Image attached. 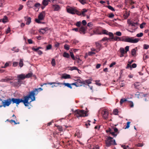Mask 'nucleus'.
Wrapping results in <instances>:
<instances>
[{
    "mask_svg": "<svg viewBox=\"0 0 149 149\" xmlns=\"http://www.w3.org/2000/svg\"><path fill=\"white\" fill-rule=\"evenodd\" d=\"M96 48L97 49V52H98L101 49V47L102 45L101 44L99 43L98 42H95Z\"/></svg>",
    "mask_w": 149,
    "mask_h": 149,
    "instance_id": "12",
    "label": "nucleus"
},
{
    "mask_svg": "<svg viewBox=\"0 0 149 149\" xmlns=\"http://www.w3.org/2000/svg\"><path fill=\"white\" fill-rule=\"evenodd\" d=\"M10 122L11 123H12V122H13V123H14L15 125L17 124H19V122L17 123L15 121V120H10Z\"/></svg>",
    "mask_w": 149,
    "mask_h": 149,
    "instance_id": "61",
    "label": "nucleus"
},
{
    "mask_svg": "<svg viewBox=\"0 0 149 149\" xmlns=\"http://www.w3.org/2000/svg\"><path fill=\"white\" fill-rule=\"evenodd\" d=\"M143 35V33H140L136 34V36L138 37H142Z\"/></svg>",
    "mask_w": 149,
    "mask_h": 149,
    "instance_id": "50",
    "label": "nucleus"
},
{
    "mask_svg": "<svg viewBox=\"0 0 149 149\" xmlns=\"http://www.w3.org/2000/svg\"><path fill=\"white\" fill-rule=\"evenodd\" d=\"M63 77L65 79H69L70 78V76L69 74H66L63 76Z\"/></svg>",
    "mask_w": 149,
    "mask_h": 149,
    "instance_id": "29",
    "label": "nucleus"
},
{
    "mask_svg": "<svg viewBox=\"0 0 149 149\" xmlns=\"http://www.w3.org/2000/svg\"><path fill=\"white\" fill-rule=\"evenodd\" d=\"M52 47V46L51 45H49L46 47V49L49 50L51 49Z\"/></svg>",
    "mask_w": 149,
    "mask_h": 149,
    "instance_id": "56",
    "label": "nucleus"
},
{
    "mask_svg": "<svg viewBox=\"0 0 149 149\" xmlns=\"http://www.w3.org/2000/svg\"><path fill=\"white\" fill-rule=\"evenodd\" d=\"M51 64L53 66H54L56 65L55 61V59L53 58L52 59Z\"/></svg>",
    "mask_w": 149,
    "mask_h": 149,
    "instance_id": "37",
    "label": "nucleus"
},
{
    "mask_svg": "<svg viewBox=\"0 0 149 149\" xmlns=\"http://www.w3.org/2000/svg\"><path fill=\"white\" fill-rule=\"evenodd\" d=\"M4 99H0V107H3Z\"/></svg>",
    "mask_w": 149,
    "mask_h": 149,
    "instance_id": "34",
    "label": "nucleus"
},
{
    "mask_svg": "<svg viewBox=\"0 0 149 149\" xmlns=\"http://www.w3.org/2000/svg\"><path fill=\"white\" fill-rule=\"evenodd\" d=\"M121 147L123 149H129V147L128 146H125V145H122L121 146Z\"/></svg>",
    "mask_w": 149,
    "mask_h": 149,
    "instance_id": "54",
    "label": "nucleus"
},
{
    "mask_svg": "<svg viewBox=\"0 0 149 149\" xmlns=\"http://www.w3.org/2000/svg\"><path fill=\"white\" fill-rule=\"evenodd\" d=\"M114 34L118 36H120L122 35V33L120 31H117L114 33Z\"/></svg>",
    "mask_w": 149,
    "mask_h": 149,
    "instance_id": "38",
    "label": "nucleus"
},
{
    "mask_svg": "<svg viewBox=\"0 0 149 149\" xmlns=\"http://www.w3.org/2000/svg\"><path fill=\"white\" fill-rule=\"evenodd\" d=\"M113 130L114 132L116 133L117 134L119 133V132L118 131V129L116 127H113Z\"/></svg>",
    "mask_w": 149,
    "mask_h": 149,
    "instance_id": "42",
    "label": "nucleus"
},
{
    "mask_svg": "<svg viewBox=\"0 0 149 149\" xmlns=\"http://www.w3.org/2000/svg\"><path fill=\"white\" fill-rule=\"evenodd\" d=\"M130 122H128L127 123V125L125 128V129L128 128L130 127Z\"/></svg>",
    "mask_w": 149,
    "mask_h": 149,
    "instance_id": "59",
    "label": "nucleus"
},
{
    "mask_svg": "<svg viewBox=\"0 0 149 149\" xmlns=\"http://www.w3.org/2000/svg\"><path fill=\"white\" fill-rule=\"evenodd\" d=\"M19 65L20 67H22L23 65V59H20L19 63Z\"/></svg>",
    "mask_w": 149,
    "mask_h": 149,
    "instance_id": "31",
    "label": "nucleus"
},
{
    "mask_svg": "<svg viewBox=\"0 0 149 149\" xmlns=\"http://www.w3.org/2000/svg\"><path fill=\"white\" fill-rule=\"evenodd\" d=\"M8 21V17L6 16L4 17L2 19V22L5 23L7 22Z\"/></svg>",
    "mask_w": 149,
    "mask_h": 149,
    "instance_id": "24",
    "label": "nucleus"
},
{
    "mask_svg": "<svg viewBox=\"0 0 149 149\" xmlns=\"http://www.w3.org/2000/svg\"><path fill=\"white\" fill-rule=\"evenodd\" d=\"M81 24V22H77L76 24V25L78 27H79L80 26Z\"/></svg>",
    "mask_w": 149,
    "mask_h": 149,
    "instance_id": "57",
    "label": "nucleus"
},
{
    "mask_svg": "<svg viewBox=\"0 0 149 149\" xmlns=\"http://www.w3.org/2000/svg\"><path fill=\"white\" fill-rule=\"evenodd\" d=\"M106 7L112 11H115L114 9L111 6H107Z\"/></svg>",
    "mask_w": 149,
    "mask_h": 149,
    "instance_id": "27",
    "label": "nucleus"
},
{
    "mask_svg": "<svg viewBox=\"0 0 149 149\" xmlns=\"http://www.w3.org/2000/svg\"><path fill=\"white\" fill-rule=\"evenodd\" d=\"M113 131V130L111 129L110 128H109L107 130H106V132L107 133L109 132L110 133Z\"/></svg>",
    "mask_w": 149,
    "mask_h": 149,
    "instance_id": "58",
    "label": "nucleus"
},
{
    "mask_svg": "<svg viewBox=\"0 0 149 149\" xmlns=\"http://www.w3.org/2000/svg\"><path fill=\"white\" fill-rule=\"evenodd\" d=\"M114 137H116L117 135V134H116L114 132H113V131L110 133Z\"/></svg>",
    "mask_w": 149,
    "mask_h": 149,
    "instance_id": "52",
    "label": "nucleus"
},
{
    "mask_svg": "<svg viewBox=\"0 0 149 149\" xmlns=\"http://www.w3.org/2000/svg\"><path fill=\"white\" fill-rule=\"evenodd\" d=\"M17 78L20 80H24L25 79V74H18L17 75Z\"/></svg>",
    "mask_w": 149,
    "mask_h": 149,
    "instance_id": "17",
    "label": "nucleus"
},
{
    "mask_svg": "<svg viewBox=\"0 0 149 149\" xmlns=\"http://www.w3.org/2000/svg\"><path fill=\"white\" fill-rule=\"evenodd\" d=\"M23 84V81L22 80L17 79H15L14 80L13 84L15 86L19 87Z\"/></svg>",
    "mask_w": 149,
    "mask_h": 149,
    "instance_id": "8",
    "label": "nucleus"
},
{
    "mask_svg": "<svg viewBox=\"0 0 149 149\" xmlns=\"http://www.w3.org/2000/svg\"><path fill=\"white\" fill-rule=\"evenodd\" d=\"M128 24L129 25H131L133 26V28L135 30L138 28V24L137 22H134L132 21H130L128 22Z\"/></svg>",
    "mask_w": 149,
    "mask_h": 149,
    "instance_id": "9",
    "label": "nucleus"
},
{
    "mask_svg": "<svg viewBox=\"0 0 149 149\" xmlns=\"http://www.w3.org/2000/svg\"><path fill=\"white\" fill-rule=\"evenodd\" d=\"M128 103H129V105L131 107H134L133 102L132 101H128Z\"/></svg>",
    "mask_w": 149,
    "mask_h": 149,
    "instance_id": "45",
    "label": "nucleus"
},
{
    "mask_svg": "<svg viewBox=\"0 0 149 149\" xmlns=\"http://www.w3.org/2000/svg\"><path fill=\"white\" fill-rule=\"evenodd\" d=\"M139 41V38L134 39L133 37H130L128 36H123V41L132 43H136Z\"/></svg>",
    "mask_w": 149,
    "mask_h": 149,
    "instance_id": "3",
    "label": "nucleus"
},
{
    "mask_svg": "<svg viewBox=\"0 0 149 149\" xmlns=\"http://www.w3.org/2000/svg\"><path fill=\"white\" fill-rule=\"evenodd\" d=\"M64 49L67 50H69L70 49V47L69 45L66 44L64 45Z\"/></svg>",
    "mask_w": 149,
    "mask_h": 149,
    "instance_id": "41",
    "label": "nucleus"
},
{
    "mask_svg": "<svg viewBox=\"0 0 149 149\" xmlns=\"http://www.w3.org/2000/svg\"><path fill=\"white\" fill-rule=\"evenodd\" d=\"M32 73H28L26 75H25V78H29L32 76Z\"/></svg>",
    "mask_w": 149,
    "mask_h": 149,
    "instance_id": "25",
    "label": "nucleus"
},
{
    "mask_svg": "<svg viewBox=\"0 0 149 149\" xmlns=\"http://www.w3.org/2000/svg\"><path fill=\"white\" fill-rule=\"evenodd\" d=\"M75 82L72 83V85H74L76 87H80L82 86H85V85L87 84H89L92 83V79H90L85 80H83L82 79H74Z\"/></svg>",
    "mask_w": 149,
    "mask_h": 149,
    "instance_id": "2",
    "label": "nucleus"
},
{
    "mask_svg": "<svg viewBox=\"0 0 149 149\" xmlns=\"http://www.w3.org/2000/svg\"><path fill=\"white\" fill-rule=\"evenodd\" d=\"M127 101V100L125 98L122 99L120 100V104H122L123 102Z\"/></svg>",
    "mask_w": 149,
    "mask_h": 149,
    "instance_id": "33",
    "label": "nucleus"
},
{
    "mask_svg": "<svg viewBox=\"0 0 149 149\" xmlns=\"http://www.w3.org/2000/svg\"><path fill=\"white\" fill-rule=\"evenodd\" d=\"M42 48V47H39L36 48H35L34 47L32 48V50L36 52H37V51L39 50L40 49H41Z\"/></svg>",
    "mask_w": 149,
    "mask_h": 149,
    "instance_id": "23",
    "label": "nucleus"
},
{
    "mask_svg": "<svg viewBox=\"0 0 149 149\" xmlns=\"http://www.w3.org/2000/svg\"><path fill=\"white\" fill-rule=\"evenodd\" d=\"M49 0H43L42 1V4L44 6H46L48 4L49 1Z\"/></svg>",
    "mask_w": 149,
    "mask_h": 149,
    "instance_id": "21",
    "label": "nucleus"
},
{
    "mask_svg": "<svg viewBox=\"0 0 149 149\" xmlns=\"http://www.w3.org/2000/svg\"><path fill=\"white\" fill-rule=\"evenodd\" d=\"M148 58V57L146 54H144L143 56V59L145 60L147 59Z\"/></svg>",
    "mask_w": 149,
    "mask_h": 149,
    "instance_id": "49",
    "label": "nucleus"
},
{
    "mask_svg": "<svg viewBox=\"0 0 149 149\" xmlns=\"http://www.w3.org/2000/svg\"><path fill=\"white\" fill-rule=\"evenodd\" d=\"M110 40V38H108L106 37H104V38H103L102 39V40H100V41H107V40Z\"/></svg>",
    "mask_w": 149,
    "mask_h": 149,
    "instance_id": "51",
    "label": "nucleus"
},
{
    "mask_svg": "<svg viewBox=\"0 0 149 149\" xmlns=\"http://www.w3.org/2000/svg\"><path fill=\"white\" fill-rule=\"evenodd\" d=\"M63 56L65 57L69 58L70 57V55L68 53L65 52L63 53Z\"/></svg>",
    "mask_w": 149,
    "mask_h": 149,
    "instance_id": "28",
    "label": "nucleus"
},
{
    "mask_svg": "<svg viewBox=\"0 0 149 149\" xmlns=\"http://www.w3.org/2000/svg\"><path fill=\"white\" fill-rule=\"evenodd\" d=\"M52 6L54 11H59L61 9L60 6L57 4L52 5Z\"/></svg>",
    "mask_w": 149,
    "mask_h": 149,
    "instance_id": "14",
    "label": "nucleus"
},
{
    "mask_svg": "<svg viewBox=\"0 0 149 149\" xmlns=\"http://www.w3.org/2000/svg\"><path fill=\"white\" fill-rule=\"evenodd\" d=\"M100 81V80H96L95 81V84L96 85H98V86H100L101 85V83H100L99 82Z\"/></svg>",
    "mask_w": 149,
    "mask_h": 149,
    "instance_id": "55",
    "label": "nucleus"
},
{
    "mask_svg": "<svg viewBox=\"0 0 149 149\" xmlns=\"http://www.w3.org/2000/svg\"><path fill=\"white\" fill-rule=\"evenodd\" d=\"M67 10L68 12L70 14H75L76 9L74 8L69 7L68 8H67Z\"/></svg>",
    "mask_w": 149,
    "mask_h": 149,
    "instance_id": "10",
    "label": "nucleus"
},
{
    "mask_svg": "<svg viewBox=\"0 0 149 149\" xmlns=\"http://www.w3.org/2000/svg\"><path fill=\"white\" fill-rule=\"evenodd\" d=\"M79 42V41L75 39H74L71 40V42L74 45H76V44L78 43Z\"/></svg>",
    "mask_w": 149,
    "mask_h": 149,
    "instance_id": "26",
    "label": "nucleus"
},
{
    "mask_svg": "<svg viewBox=\"0 0 149 149\" xmlns=\"http://www.w3.org/2000/svg\"><path fill=\"white\" fill-rule=\"evenodd\" d=\"M106 146L109 147L112 145H116L117 144L115 140L113 139V138L111 136H108L105 140Z\"/></svg>",
    "mask_w": 149,
    "mask_h": 149,
    "instance_id": "5",
    "label": "nucleus"
},
{
    "mask_svg": "<svg viewBox=\"0 0 149 149\" xmlns=\"http://www.w3.org/2000/svg\"><path fill=\"white\" fill-rule=\"evenodd\" d=\"M82 23L84 26H85L87 24L85 20H83L82 22Z\"/></svg>",
    "mask_w": 149,
    "mask_h": 149,
    "instance_id": "64",
    "label": "nucleus"
},
{
    "mask_svg": "<svg viewBox=\"0 0 149 149\" xmlns=\"http://www.w3.org/2000/svg\"><path fill=\"white\" fill-rule=\"evenodd\" d=\"M86 31V28L83 26H81L79 29V31L81 34H84Z\"/></svg>",
    "mask_w": 149,
    "mask_h": 149,
    "instance_id": "13",
    "label": "nucleus"
},
{
    "mask_svg": "<svg viewBox=\"0 0 149 149\" xmlns=\"http://www.w3.org/2000/svg\"><path fill=\"white\" fill-rule=\"evenodd\" d=\"M47 29V27H46L43 29H40L39 31L40 33L43 34L45 33Z\"/></svg>",
    "mask_w": 149,
    "mask_h": 149,
    "instance_id": "19",
    "label": "nucleus"
},
{
    "mask_svg": "<svg viewBox=\"0 0 149 149\" xmlns=\"http://www.w3.org/2000/svg\"><path fill=\"white\" fill-rule=\"evenodd\" d=\"M75 13H76V14L79 15H81V12H80L78 11V10H77L76 9L75 10Z\"/></svg>",
    "mask_w": 149,
    "mask_h": 149,
    "instance_id": "62",
    "label": "nucleus"
},
{
    "mask_svg": "<svg viewBox=\"0 0 149 149\" xmlns=\"http://www.w3.org/2000/svg\"><path fill=\"white\" fill-rule=\"evenodd\" d=\"M87 11V10L86 9H83L81 11V15L84 16L85 15V13Z\"/></svg>",
    "mask_w": 149,
    "mask_h": 149,
    "instance_id": "36",
    "label": "nucleus"
},
{
    "mask_svg": "<svg viewBox=\"0 0 149 149\" xmlns=\"http://www.w3.org/2000/svg\"><path fill=\"white\" fill-rule=\"evenodd\" d=\"M109 37H111L110 38V41H111V40L113 39V38L114 36V35L113 33L111 32H109L108 33V34Z\"/></svg>",
    "mask_w": 149,
    "mask_h": 149,
    "instance_id": "22",
    "label": "nucleus"
},
{
    "mask_svg": "<svg viewBox=\"0 0 149 149\" xmlns=\"http://www.w3.org/2000/svg\"><path fill=\"white\" fill-rule=\"evenodd\" d=\"M149 47V46L146 44H144L143 45V48L145 49H147Z\"/></svg>",
    "mask_w": 149,
    "mask_h": 149,
    "instance_id": "60",
    "label": "nucleus"
},
{
    "mask_svg": "<svg viewBox=\"0 0 149 149\" xmlns=\"http://www.w3.org/2000/svg\"><path fill=\"white\" fill-rule=\"evenodd\" d=\"M9 65V63H6L4 66H2L1 67L2 68H5L8 66Z\"/></svg>",
    "mask_w": 149,
    "mask_h": 149,
    "instance_id": "53",
    "label": "nucleus"
},
{
    "mask_svg": "<svg viewBox=\"0 0 149 149\" xmlns=\"http://www.w3.org/2000/svg\"><path fill=\"white\" fill-rule=\"evenodd\" d=\"M46 14L45 11H42L40 13L38 16V18L35 19V21L37 23L40 24L41 21L43 20L45 17Z\"/></svg>",
    "mask_w": 149,
    "mask_h": 149,
    "instance_id": "6",
    "label": "nucleus"
},
{
    "mask_svg": "<svg viewBox=\"0 0 149 149\" xmlns=\"http://www.w3.org/2000/svg\"><path fill=\"white\" fill-rule=\"evenodd\" d=\"M13 79V78L12 77H11L10 78H6L5 79V82H7L8 81H9L12 80Z\"/></svg>",
    "mask_w": 149,
    "mask_h": 149,
    "instance_id": "39",
    "label": "nucleus"
},
{
    "mask_svg": "<svg viewBox=\"0 0 149 149\" xmlns=\"http://www.w3.org/2000/svg\"><path fill=\"white\" fill-rule=\"evenodd\" d=\"M74 113L76 117L78 118L87 116L86 112L83 110H76L74 111Z\"/></svg>",
    "mask_w": 149,
    "mask_h": 149,
    "instance_id": "4",
    "label": "nucleus"
},
{
    "mask_svg": "<svg viewBox=\"0 0 149 149\" xmlns=\"http://www.w3.org/2000/svg\"><path fill=\"white\" fill-rule=\"evenodd\" d=\"M136 49L137 48L136 47L135 48L133 49H132L131 51V54L133 56H136Z\"/></svg>",
    "mask_w": 149,
    "mask_h": 149,
    "instance_id": "20",
    "label": "nucleus"
},
{
    "mask_svg": "<svg viewBox=\"0 0 149 149\" xmlns=\"http://www.w3.org/2000/svg\"><path fill=\"white\" fill-rule=\"evenodd\" d=\"M24 18L25 20L26 21V24L27 25L29 24L31 22V18L26 16Z\"/></svg>",
    "mask_w": 149,
    "mask_h": 149,
    "instance_id": "15",
    "label": "nucleus"
},
{
    "mask_svg": "<svg viewBox=\"0 0 149 149\" xmlns=\"http://www.w3.org/2000/svg\"><path fill=\"white\" fill-rule=\"evenodd\" d=\"M27 5L28 7L33 8L34 7V3L32 1H29L27 3Z\"/></svg>",
    "mask_w": 149,
    "mask_h": 149,
    "instance_id": "18",
    "label": "nucleus"
},
{
    "mask_svg": "<svg viewBox=\"0 0 149 149\" xmlns=\"http://www.w3.org/2000/svg\"><path fill=\"white\" fill-rule=\"evenodd\" d=\"M108 32L105 29L102 30V33L103 34L108 35Z\"/></svg>",
    "mask_w": 149,
    "mask_h": 149,
    "instance_id": "32",
    "label": "nucleus"
},
{
    "mask_svg": "<svg viewBox=\"0 0 149 149\" xmlns=\"http://www.w3.org/2000/svg\"><path fill=\"white\" fill-rule=\"evenodd\" d=\"M42 90L41 88H35L29 92L28 95L24 97V100L22 99L15 98H13L11 99L8 98L6 100H4L3 107L9 106L12 102L13 104L15 103L19 104L20 103L22 102L25 106H28V104H29L30 102L35 100V96L38 93Z\"/></svg>",
    "mask_w": 149,
    "mask_h": 149,
    "instance_id": "1",
    "label": "nucleus"
},
{
    "mask_svg": "<svg viewBox=\"0 0 149 149\" xmlns=\"http://www.w3.org/2000/svg\"><path fill=\"white\" fill-rule=\"evenodd\" d=\"M113 39L115 41H123V36L121 37H118L117 36H115V37H113Z\"/></svg>",
    "mask_w": 149,
    "mask_h": 149,
    "instance_id": "16",
    "label": "nucleus"
},
{
    "mask_svg": "<svg viewBox=\"0 0 149 149\" xmlns=\"http://www.w3.org/2000/svg\"><path fill=\"white\" fill-rule=\"evenodd\" d=\"M120 51L121 54H124L125 53H126L124 49L123 48H121L120 49Z\"/></svg>",
    "mask_w": 149,
    "mask_h": 149,
    "instance_id": "35",
    "label": "nucleus"
},
{
    "mask_svg": "<svg viewBox=\"0 0 149 149\" xmlns=\"http://www.w3.org/2000/svg\"><path fill=\"white\" fill-rule=\"evenodd\" d=\"M70 56L72 59L73 60H75L77 58V57L75 58L74 57V54L72 52H70Z\"/></svg>",
    "mask_w": 149,
    "mask_h": 149,
    "instance_id": "40",
    "label": "nucleus"
},
{
    "mask_svg": "<svg viewBox=\"0 0 149 149\" xmlns=\"http://www.w3.org/2000/svg\"><path fill=\"white\" fill-rule=\"evenodd\" d=\"M41 4L39 3H37L34 5V6L36 8H38L40 7Z\"/></svg>",
    "mask_w": 149,
    "mask_h": 149,
    "instance_id": "44",
    "label": "nucleus"
},
{
    "mask_svg": "<svg viewBox=\"0 0 149 149\" xmlns=\"http://www.w3.org/2000/svg\"><path fill=\"white\" fill-rule=\"evenodd\" d=\"M50 84V85H52L54 84H58V85H63L65 86H67L68 87L70 88V89H72V86H71L72 84V83L70 84L68 83H61L58 81L55 82H47V83L44 84L43 85H46V84Z\"/></svg>",
    "mask_w": 149,
    "mask_h": 149,
    "instance_id": "7",
    "label": "nucleus"
},
{
    "mask_svg": "<svg viewBox=\"0 0 149 149\" xmlns=\"http://www.w3.org/2000/svg\"><path fill=\"white\" fill-rule=\"evenodd\" d=\"M130 15V13H128L127 12L125 13V14L124 15L125 16V18H127L128 16Z\"/></svg>",
    "mask_w": 149,
    "mask_h": 149,
    "instance_id": "63",
    "label": "nucleus"
},
{
    "mask_svg": "<svg viewBox=\"0 0 149 149\" xmlns=\"http://www.w3.org/2000/svg\"><path fill=\"white\" fill-rule=\"evenodd\" d=\"M82 4L84 5L86 3V0H77Z\"/></svg>",
    "mask_w": 149,
    "mask_h": 149,
    "instance_id": "30",
    "label": "nucleus"
},
{
    "mask_svg": "<svg viewBox=\"0 0 149 149\" xmlns=\"http://www.w3.org/2000/svg\"><path fill=\"white\" fill-rule=\"evenodd\" d=\"M102 117L104 119H107L108 117V112L106 109H104L102 112Z\"/></svg>",
    "mask_w": 149,
    "mask_h": 149,
    "instance_id": "11",
    "label": "nucleus"
},
{
    "mask_svg": "<svg viewBox=\"0 0 149 149\" xmlns=\"http://www.w3.org/2000/svg\"><path fill=\"white\" fill-rule=\"evenodd\" d=\"M78 69L75 66H73L72 67H70V70H77Z\"/></svg>",
    "mask_w": 149,
    "mask_h": 149,
    "instance_id": "48",
    "label": "nucleus"
},
{
    "mask_svg": "<svg viewBox=\"0 0 149 149\" xmlns=\"http://www.w3.org/2000/svg\"><path fill=\"white\" fill-rule=\"evenodd\" d=\"M146 23L145 22H143L140 25V27L141 29H143V27H144V26L146 25Z\"/></svg>",
    "mask_w": 149,
    "mask_h": 149,
    "instance_id": "46",
    "label": "nucleus"
},
{
    "mask_svg": "<svg viewBox=\"0 0 149 149\" xmlns=\"http://www.w3.org/2000/svg\"><path fill=\"white\" fill-rule=\"evenodd\" d=\"M114 16V14L112 13H110L109 14V15L108 16V17L109 18H113Z\"/></svg>",
    "mask_w": 149,
    "mask_h": 149,
    "instance_id": "47",
    "label": "nucleus"
},
{
    "mask_svg": "<svg viewBox=\"0 0 149 149\" xmlns=\"http://www.w3.org/2000/svg\"><path fill=\"white\" fill-rule=\"evenodd\" d=\"M118 113V110L116 109H115L113 111V114L115 115H117Z\"/></svg>",
    "mask_w": 149,
    "mask_h": 149,
    "instance_id": "43",
    "label": "nucleus"
}]
</instances>
